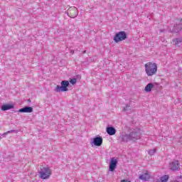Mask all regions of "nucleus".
<instances>
[{
    "mask_svg": "<svg viewBox=\"0 0 182 182\" xmlns=\"http://www.w3.org/2000/svg\"><path fill=\"white\" fill-rule=\"evenodd\" d=\"M130 108V106H127L125 108H124V110H127L128 109Z\"/></svg>",
    "mask_w": 182,
    "mask_h": 182,
    "instance_id": "obj_22",
    "label": "nucleus"
},
{
    "mask_svg": "<svg viewBox=\"0 0 182 182\" xmlns=\"http://www.w3.org/2000/svg\"><path fill=\"white\" fill-rule=\"evenodd\" d=\"M107 133L109 136H114L116 134V129L113 127H107Z\"/></svg>",
    "mask_w": 182,
    "mask_h": 182,
    "instance_id": "obj_13",
    "label": "nucleus"
},
{
    "mask_svg": "<svg viewBox=\"0 0 182 182\" xmlns=\"http://www.w3.org/2000/svg\"><path fill=\"white\" fill-rule=\"evenodd\" d=\"M67 15L70 18H76L79 15V11L76 7H70L67 11Z\"/></svg>",
    "mask_w": 182,
    "mask_h": 182,
    "instance_id": "obj_7",
    "label": "nucleus"
},
{
    "mask_svg": "<svg viewBox=\"0 0 182 182\" xmlns=\"http://www.w3.org/2000/svg\"><path fill=\"white\" fill-rule=\"evenodd\" d=\"M3 137H4V136H2V134L0 135V139H2Z\"/></svg>",
    "mask_w": 182,
    "mask_h": 182,
    "instance_id": "obj_23",
    "label": "nucleus"
},
{
    "mask_svg": "<svg viewBox=\"0 0 182 182\" xmlns=\"http://www.w3.org/2000/svg\"><path fill=\"white\" fill-rule=\"evenodd\" d=\"M11 109H14V105H3L1 106V110H3V112H5L6 110H9Z\"/></svg>",
    "mask_w": 182,
    "mask_h": 182,
    "instance_id": "obj_17",
    "label": "nucleus"
},
{
    "mask_svg": "<svg viewBox=\"0 0 182 182\" xmlns=\"http://www.w3.org/2000/svg\"><path fill=\"white\" fill-rule=\"evenodd\" d=\"M71 53H73V50H71Z\"/></svg>",
    "mask_w": 182,
    "mask_h": 182,
    "instance_id": "obj_25",
    "label": "nucleus"
},
{
    "mask_svg": "<svg viewBox=\"0 0 182 182\" xmlns=\"http://www.w3.org/2000/svg\"><path fill=\"white\" fill-rule=\"evenodd\" d=\"M169 168L171 170H173V171H176V170H179L180 168V164L178 163V161H173L170 163Z\"/></svg>",
    "mask_w": 182,
    "mask_h": 182,
    "instance_id": "obj_11",
    "label": "nucleus"
},
{
    "mask_svg": "<svg viewBox=\"0 0 182 182\" xmlns=\"http://www.w3.org/2000/svg\"><path fill=\"white\" fill-rule=\"evenodd\" d=\"M127 39V34L124 31H119L114 37V41L116 43L122 42V41H126Z\"/></svg>",
    "mask_w": 182,
    "mask_h": 182,
    "instance_id": "obj_4",
    "label": "nucleus"
},
{
    "mask_svg": "<svg viewBox=\"0 0 182 182\" xmlns=\"http://www.w3.org/2000/svg\"><path fill=\"white\" fill-rule=\"evenodd\" d=\"M154 87V85L153 83H149L144 88V91L146 92V93H150L151 92V89Z\"/></svg>",
    "mask_w": 182,
    "mask_h": 182,
    "instance_id": "obj_16",
    "label": "nucleus"
},
{
    "mask_svg": "<svg viewBox=\"0 0 182 182\" xmlns=\"http://www.w3.org/2000/svg\"><path fill=\"white\" fill-rule=\"evenodd\" d=\"M117 166V159L113 157L112 158L109 162V171H114V170H116Z\"/></svg>",
    "mask_w": 182,
    "mask_h": 182,
    "instance_id": "obj_10",
    "label": "nucleus"
},
{
    "mask_svg": "<svg viewBox=\"0 0 182 182\" xmlns=\"http://www.w3.org/2000/svg\"><path fill=\"white\" fill-rule=\"evenodd\" d=\"M155 153H156V149H150V150L149 151V154L150 156H153L154 154H155Z\"/></svg>",
    "mask_w": 182,
    "mask_h": 182,
    "instance_id": "obj_20",
    "label": "nucleus"
},
{
    "mask_svg": "<svg viewBox=\"0 0 182 182\" xmlns=\"http://www.w3.org/2000/svg\"><path fill=\"white\" fill-rule=\"evenodd\" d=\"M69 85V81L63 80L61 82V86L57 85L54 89V91L56 92L57 93H60V92H68L69 90V89H68Z\"/></svg>",
    "mask_w": 182,
    "mask_h": 182,
    "instance_id": "obj_3",
    "label": "nucleus"
},
{
    "mask_svg": "<svg viewBox=\"0 0 182 182\" xmlns=\"http://www.w3.org/2000/svg\"><path fill=\"white\" fill-rule=\"evenodd\" d=\"M132 139L133 136H130V134H127L122 133L119 137V141H123L124 143H127V141H132Z\"/></svg>",
    "mask_w": 182,
    "mask_h": 182,
    "instance_id": "obj_8",
    "label": "nucleus"
},
{
    "mask_svg": "<svg viewBox=\"0 0 182 182\" xmlns=\"http://www.w3.org/2000/svg\"><path fill=\"white\" fill-rule=\"evenodd\" d=\"M182 29V21L181 20H177L173 26L170 28L169 32L178 33L179 31H181Z\"/></svg>",
    "mask_w": 182,
    "mask_h": 182,
    "instance_id": "obj_5",
    "label": "nucleus"
},
{
    "mask_svg": "<svg viewBox=\"0 0 182 182\" xmlns=\"http://www.w3.org/2000/svg\"><path fill=\"white\" fill-rule=\"evenodd\" d=\"M181 39L180 38H175L173 40H172V43L173 45H175V46H178V45H180V43H181Z\"/></svg>",
    "mask_w": 182,
    "mask_h": 182,
    "instance_id": "obj_18",
    "label": "nucleus"
},
{
    "mask_svg": "<svg viewBox=\"0 0 182 182\" xmlns=\"http://www.w3.org/2000/svg\"><path fill=\"white\" fill-rule=\"evenodd\" d=\"M92 144H94V146H97V147H100L102 144H103V138L101 136H97L93 139Z\"/></svg>",
    "mask_w": 182,
    "mask_h": 182,
    "instance_id": "obj_9",
    "label": "nucleus"
},
{
    "mask_svg": "<svg viewBox=\"0 0 182 182\" xmlns=\"http://www.w3.org/2000/svg\"><path fill=\"white\" fill-rule=\"evenodd\" d=\"M129 136H132V141H136V140H139L140 139V136H141V130L139 129H134L130 134Z\"/></svg>",
    "mask_w": 182,
    "mask_h": 182,
    "instance_id": "obj_6",
    "label": "nucleus"
},
{
    "mask_svg": "<svg viewBox=\"0 0 182 182\" xmlns=\"http://www.w3.org/2000/svg\"><path fill=\"white\" fill-rule=\"evenodd\" d=\"M83 53H86V51H84Z\"/></svg>",
    "mask_w": 182,
    "mask_h": 182,
    "instance_id": "obj_24",
    "label": "nucleus"
},
{
    "mask_svg": "<svg viewBox=\"0 0 182 182\" xmlns=\"http://www.w3.org/2000/svg\"><path fill=\"white\" fill-rule=\"evenodd\" d=\"M139 180H142L143 181H148L150 180V174L149 173H144L139 176Z\"/></svg>",
    "mask_w": 182,
    "mask_h": 182,
    "instance_id": "obj_15",
    "label": "nucleus"
},
{
    "mask_svg": "<svg viewBox=\"0 0 182 182\" xmlns=\"http://www.w3.org/2000/svg\"><path fill=\"white\" fill-rule=\"evenodd\" d=\"M38 174L41 180H49L52 176V169L48 166H42L38 171Z\"/></svg>",
    "mask_w": 182,
    "mask_h": 182,
    "instance_id": "obj_1",
    "label": "nucleus"
},
{
    "mask_svg": "<svg viewBox=\"0 0 182 182\" xmlns=\"http://www.w3.org/2000/svg\"><path fill=\"white\" fill-rule=\"evenodd\" d=\"M170 176L168 175H164L159 178L156 179V182H168Z\"/></svg>",
    "mask_w": 182,
    "mask_h": 182,
    "instance_id": "obj_14",
    "label": "nucleus"
},
{
    "mask_svg": "<svg viewBox=\"0 0 182 182\" xmlns=\"http://www.w3.org/2000/svg\"><path fill=\"white\" fill-rule=\"evenodd\" d=\"M77 82V80H76V78H73L71 80H70V82L71 83V85H75Z\"/></svg>",
    "mask_w": 182,
    "mask_h": 182,
    "instance_id": "obj_21",
    "label": "nucleus"
},
{
    "mask_svg": "<svg viewBox=\"0 0 182 182\" xmlns=\"http://www.w3.org/2000/svg\"><path fill=\"white\" fill-rule=\"evenodd\" d=\"M32 112H33L32 107H25L18 109L19 113H32Z\"/></svg>",
    "mask_w": 182,
    "mask_h": 182,
    "instance_id": "obj_12",
    "label": "nucleus"
},
{
    "mask_svg": "<svg viewBox=\"0 0 182 182\" xmlns=\"http://www.w3.org/2000/svg\"><path fill=\"white\" fill-rule=\"evenodd\" d=\"M144 66L147 76H154L157 73V64L156 63L149 62Z\"/></svg>",
    "mask_w": 182,
    "mask_h": 182,
    "instance_id": "obj_2",
    "label": "nucleus"
},
{
    "mask_svg": "<svg viewBox=\"0 0 182 182\" xmlns=\"http://www.w3.org/2000/svg\"><path fill=\"white\" fill-rule=\"evenodd\" d=\"M9 133H18V131L15 129H12V130L8 131L7 132L4 133L1 136H3V137H5V136H6L7 134H9Z\"/></svg>",
    "mask_w": 182,
    "mask_h": 182,
    "instance_id": "obj_19",
    "label": "nucleus"
}]
</instances>
